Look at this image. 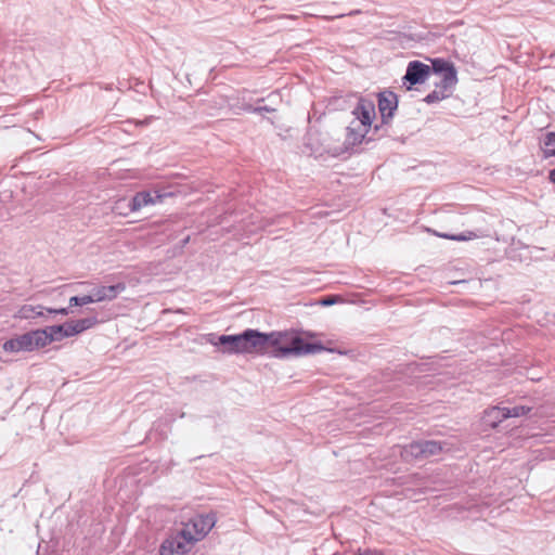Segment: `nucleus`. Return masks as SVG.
I'll return each instance as SVG.
<instances>
[{
	"label": "nucleus",
	"mask_w": 555,
	"mask_h": 555,
	"mask_svg": "<svg viewBox=\"0 0 555 555\" xmlns=\"http://www.w3.org/2000/svg\"><path fill=\"white\" fill-rule=\"evenodd\" d=\"M98 322L99 321L96 317H88L72 321L74 330L77 331V335L93 327L95 324H98Z\"/></svg>",
	"instance_id": "nucleus-16"
},
{
	"label": "nucleus",
	"mask_w": 555,
	"mask_h": 555,
	"mask_svg": "<svg viewBox=\"0 0 555 555\" xmlns=\"http://www.w3.org/2000/svg\"><path fill=\"white\" fill-rule=\"evenodd\" d=\"M428 232L433 233L434 235L438 236V237H442V238H447V240H452V241H468V240H473V238H476L478 237V235L473 232V231H467L465 233H462V234H448V233H441V232H438V231H435V230H430V229H427Z\"/></svg>",
	"instance_id": "nucleus-15"
},
{
	"label": "nucleus",
	"mask_w": 555,
	"mask_h": 555,
	"mask_svg": "<svg viewBox=\"0 0 555 555\" xmlns=\"http://www.w3.org/2000/svg\"><path fill=\"white\" fill-rule=\"evenodd\" d=\"M159 198V195L153 196L151 192H139L131 198L129 208L131 211H138L147 205L155 204Z\"/></svg>",
	"instance_id": "nucleus-13"
},
{
	"label": "nucleus",
	"mask_w": 555,
	"mask_h": 555,
	"mask_svg": "<svg viewBox=\"0 0 555 555\" xmlns=\"http://www.w3.org/2000/svg\"><path fill=\"white\" fill-rule=\"evenodd\" d=\"M352 114L354 119L348 127L349 138L353 143H361L369 132L375 116V104L372 100L360 98Z\"/></svg>",
	"instance_id": "nucleus-2"
},
{
	"label": "nucleus",
	"mask_w": 555,
	"mask_h": 555,
	"mask_svg": "<svg viewBox=\"0 0 555 555\" xmlns=\"http://www.w3.org/2000/svg\"><path fill=\"white\" fill-rule=\"evenodd\" d=\"M548 180L555 184V168L548 171Z\"/></svg>",
	"instance_id": "nucleus-26"
},
{
	"label": "nucleus",
	"mask_w": 555,
	"mask_h": 555,
	"mask_svg": "<svg viewBox=\"0 0 555 555\" xmlns=\"http://www.w3.org/2000/svg\"><path fill=\"white\" fill-rule=\"evenodd\" d=\"M544 145L547 147L551 145H555V132L554 131L546 133L545 139H544Z\"/></svg>",
	"instance_id": "nucleus-22"
},
{
	"label": "nucleus",
	"mask_w": 555,
	"mask_h": 555,
	"mask_svg": "<svg viewBox=\"0 0 555 555\" xmlns=\"http://www.w3.org/2000/svg\"><path fill=\"white\" fill-rule=\"evenodd\" d=\"M250 109H251L253 112H255V113L272 112V111H273L272 108H270V107H268V106H259V107H254V108H251V107H250Z\"/></svg>",
	"instance_id": "nucleus-24"
},
{
	"label": "nucleus",
	"mask_w": 555,
	"mask_h": 555,
	"mask_svg": "<svg viewBox=\"0 0 555 555\" xmlns=\"http://www.w3.org/2000/svg\"><path fill=\"white\" fill-rule=\"evenodd\" d=\"M431 68L435 74L441 76V80L436 83V87L450 90L457 83V72L451 62L443 59H435L431 61Z\"/></svg>",
	"instance_id": "nucleus-6"
},
{
	"label": "nucleus",
	"mask_w": 555,
	"mask_h": 555,
	"mask_svg": "<svg viewBox=\"0 0 555 555\" xmlns=\"http://www.w3.org/2000/svg\"><path fill=\"white\" fill-rule=\"evenodd\" d=\"M491 426H492V427H496V426H498V422L492 421V422H491Z\"/></svg>",
	"instance_id": "nucleus-28"
},
{
	"label": "nucleus",
	"mask_w": 555,
	"mask_h": 555,
	"mask_svg": "<svg viewBox=\"0 0 555 555\" xmlns=\"http://www.w3.org/2000/svg\"><path fill=\"white\" fill-rule=\"evenodd\" d=\"M430 73V67L420 61H412L408 64L405 75L403 77L404 82H409L410 86L423 83Z\"/></svg>",
	"instance_id": "nucleus-9"
},
{
	"label": "nucleus",
	"mask_w": 555,
	"mask_h": 555,
	"mask_svg": "<svg viewBox=\"0 0 555 555\" xmlns=\"http://www.w3.org/2000/svg\"><path fill=\"white\" fill-rule=\"evenodd\" d=\"M398 108V98L392 91H383L378 93V111L380 113L382 124L387 125L392 119Z\"/></svg>",
	"instance_id": "nucleus-8"
},
{
	"label": "nucleus",
	"mask_w": 555,
	"mask_h": 555,
	"mask_svg": "<svg viewBox=\"0 0 555 555\" xmlns=\"http://www.w3.org/2000/svg\"><path fill=\"white\" fill-rule=\"evenodd\" d=\"M46 332L38 328L8 339L4 341L2 348L5 352H30L46 347Z\"/></svg>",
	"instance_id": "nucleus-3"
},
{
	"label": "nucleus",
	"mask_w": 555,
	"mask_h": 555,
	"mask_svg": "<svg viewBox=\"0 0 555 555\" xmlns=\"http://www.w3.org/2000/svg\"><path fill=\"white\" fill-rule=\"evenodd\" d=\"M46 332L47 339L46 346L50 345L53 341H61L64 338L73 337L77 335V331L74 330L72 321L65 322L60 325H52L41 328Z\"/></svg>",
	"instance_id": "nucleus-10"
},
{
	"label": "nucleus",
	"mask_w": 555,
	"mask_h": 555,
	"mask_svg": "<svg viewBox=\"0 0 555 555\" xmlns=\"http://www.w3.org/2000/svg\"><path fill=\"white\" fill-rule=\"evenodd\" d=\"M196 542V538H192L189 530L181 529L177 533L167 538L159 547L160 555H184Z\"/></svg>",
	"instance_id": "nucleus-5"
},
{
	"label": "nucleus",
	"mask_w": 555,
	"mask_h": 555,
	"mask_svg": "<svg viewBox=\"0 0 555 555\" xmlns=\"http://www.w3.org/2000/svg\"><path fill=\"white\" fill-rule=\"evenodd\" d=\"M446 447L447 443L436 440L413 441L402 448L401 455L405 461L424 460L440 454Z\"/></svg>",
	"instance_id": "nucleus-4"
},
{
	"label": "nucleus",
	"mask_w": 555,
	"mask_h": 555,
	"mask_svg": "<svg viewBox=\"0 0 555 555\" xmlns=\"http://www.w3.org/2000/svg\"><path fill=\"white\" fill-rule=\"evenodd\" d=\"M208 341L220 346L225 353H268L274 358L314 354L325 348L320 343H307L298 335L288 332L264 334L256 330H246L237 335L209 334Z\"/></svg>",
	"instance_id": "nucleus-1"
},
{
	"label": "nucleus",
	"mask_w": 555,
	"mask_h": 555,
	"mask_svg": "<svg viewBox=\"0 0 555 555\" xmlns=\"http://www.w3.org/2000/svg\"><path fill=\"white\" fill-rule=\"evenodd\" d=\"M546 156H555V149L545 151Z\"/></svg>",
	"instance_id": "nucleus-27"
},
{
	"label": "nucleus",
	"mask_w": 555,
	"mask_h": 555,
	"mask_svg": "<svg viewBox=\"0 0 555 555\" xmlns=\"http://www.w3.org/2000/svg\"><path fill=\"white\" fill-rule=\"evenodd\" d=\"M359 11L358 10H354V11H351L350 13L348 14H345V13H340V14H336V15H323V16H320L321 18L325 20V21H332L334 18H341L346 15H354V14H358Z\"/></svg>",
	"instance_id": "nucleus-19"
},
{
	"label": "nucleus",
	"mask_w": 555,
	"mask_h": 555,
	"mask_svg": "<svg viewBox=\"0 0 555 555\" xmlns=\"http://www.w3.org/2000/svg\"><path fill=\"white\" fill-rule=\"evenodd\" d=\"M449 90H444L443 88L441 87H437V89H435L434 91H431L430 93H428L424 101L427 103V104H433V103H437L446 98L449 96V93H448Z\"/></svg>",
	"instance_id": "nucleus-17"
},
{
	"label": "nucleus",
	"mask_w": 555,
	"mask_h": 555,
	"mask_svg": "<svg viewBox=\"0 0 555 555\" xmlns=\"http://www.w3.org/2000/svg\"><path fill=\"white\" fill-rule=\"evenodd\" d=\"M488 416L492 417L493 420H496L498 422H502L504 418H502L501 414H492L491 410L488 412Z\"/></svg>",
	"instance_id": "nucleus-25"
},
{
	"label": "nucleus",
	"mask_w": 555,
	"mask_h": 555,
	"mask_svg": "<svg viewBox=\"0 0 555 555\" xmlns=\"http://www.w3.org/2000/svg\"><path fill=\"white\" fill-rule=\"evenodd\" d=\"M81 306L96 302L93 293L89 295L79 296Z\"/></svg>",
	"instance_id": "nucleus-21"
},
{
	"label": "nucleus",
	"mask_w": 555,
	"mask_h": 555,
	"mask_svg": "<svg viewBox=\"0 0 555 555\" xmlns=\"http://www.w3.org/2000/svg\"><path fill=\"white\" fill-rule=\"evenodd\" d=\"M81 306L79 296H73L69 298V308Z\"/></svg>",
	"instance_id": "nucleus-23"
},
{
	"label": "nucleus",
	"mask_w": 555,
	"mask_h": 555,
	"mask_svg": "<svg viewBox=\"0 0 555 555\" xmlns=\"http://www.w3.org/2000/svg\"><path fill=\"white\" fill-rule=\"evenodd\" d=\"M338 300L337 296H326L321 300V305L327 307L336 304Z\"/></svg>",
	"instance_id": "nucleus-20"
},
{
	"label": "nucleus",
	"mask_w": 555,
	"mask_h": 555,
	"mask_svg": "<svg viewBox=\"0 0 555 555\" xmlns=\"http://www.w3.org/2000/svg\"><path fill=\"white\" fill-rule=\"evenodd\" d=\"M216 524L214 514L197 515L193 517L184 528L190 531L192 538H196V542L204 539Z\"/></svg>",
	"instance_id": "nucleus-7"
},
{
	"label": "nucleus",
	"mask_w": 555,
	"mask_h": 555,
	"mask_svg": "<svg viewBox=\"0 0 555 555\" xmlns=\"http://www.w3.org/2000/svg\"><path fill=\"white\" fill-rule=\"evenodd\" d=\"M125 289H126V284L124 282H119L117 284L108 285V286L101 285L99 287L93 288L92 293H93L95 301L102 302V301L114 300L115 298L118 297L119 294L125 292Z\"/></svg>",
	"instance_id": "nucleus-11"
},
{
	"label": "nucleus",
	"mask_w": 555,
	"mask_h": 555,
	"mask_svg": "<svg viewBox=\"0 0 555 555\" xmlns=\"http://www.w3.org/2000/svg\"><path fill=\"white\" fill-rule=\"evenodd\" d=\"M70 312V308H60V309H53V308H46V318L48 315H55V314H62L67 315Z\"/></svg>",
	"instance_id": "nucleus-18"
},
{
	"label": "nucleus",
	"mask_w": 555,
	"mask_h": 555,
	"mask_svg": "<svg viewBox=\"0 0 555 555\" xmlns=\"http://www.w3.org/2000/svg\"><path fill=\"white\" fill-rule=\"evenodd\" d=\"M530 411L529 408L518 405L514 408H500L494 406L491 409L492 414H501L502 418H508V417H519L525 414H527Z\"/></svg>",
	"instance_id": "nucleus-14"
},
{
	"label": "nucleus",
	"mask_w": 555,
	"mask_h": 555,
	"mask_svg": "<svg viewBox=\"0 0 555 555\" xmlns=\"http://www.w3.org/2000/svg\"><path fill=\"white\" fill-rule=\"evenodd\" d=\"M14 318L22 319V320H31L36 318H42L47 320L46 318V307L41 305L33 306V305H24L22 306L16 313L14 314Z\"/></svg>",
	"instance_id": "nucleus-12"
}]
</instances>
